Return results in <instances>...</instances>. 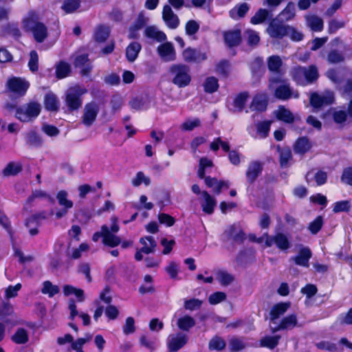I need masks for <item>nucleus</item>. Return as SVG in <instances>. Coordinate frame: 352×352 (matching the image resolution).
<instances>
[{
    "label": "nucleus",
    "mask_w": 352,
    "mask_h": 352,
    "mask_svg": "<svg viewBox=\"0 0 352 352\" xmlns=\"http://www.w3.org/2000/svg\"><path fill=\"white\" fill-rule=\"evenodd\" d=\"M70 72V66L65 62H60L56 65V73L57 78H63L68 76Z\"/></svg>",
    "instance_id": "nucleus-55"
},
{
    "label": "nucleus",
    "mask_w": 352,
    "mask_h": 352,
    "mask_svg": "<svg viewBox=\"0 0 352 352\" xmlns=\"http://www.w3.org/2000/svg\"><path fill=\"white\" fill-rule=\"evenodd\" d=\"M195 324V320L189 316L182 317L177 320L178 327L184 331H188L190 328L193 327Z\"/></svg>",
    "instance_id": "nucleus-51"
},
{
    "label": "nucleus",
    "mask_w": 352,
    "mask_h": 352,
    "mask_svg": "<svg viewBox=\"0 0 352 352\" xmlns=\"http://www.w3.org/2000/svg\"><path fill=\"white\" fill-rule=\"evenodd\" d=\"M182 58L187 63H200L207 58L206 54L192 47H187L182 52Z\"/></svg>",
    "instance_id": "nucleus-15"
},
{
    "label": "nucleus",
    "mask_w": 352,
    "mask_h": 352,
    "mask_svg": "<svg viewBox=\"0 0 352 352\" xmlns=\"http://www.w3.org/2000/svg\"><path fill=\"white\" fill-rule=\"evenodd\" d=\"M102 236L103 243L104 245L115 247L120 243V239L116 235L110 232L109 228L107 226H103L101 229V232H96L93 236V241H98L99 239Z\"/></svg>",
    "instance_id": "nucleus-9"
},
{
    "label": "nucleus",
    "mask_w": 352,
    "mask_h": 352,
    "mask_svg": "<svg viewBox=\"0 0 352 352\" xmlns=\"http://www.w3.org/2000/svg\"><path fill=\"white\" fill-rule=\"evenodd\" d=\"M292 76L298 85L305 86L316 80L318 72L315 65H310L308 67H298L293 69Z\"/></svg>",
    "instance_id": "nucleus-2"
},
{
    "label": "nucleus",
    "mask_w": 352,
    "mask_h": 352,
    "mask_svg": "<svg viewBox=\"0 0 352 352\" xmlns=\"http://www.w3.org/2000/svg\"><path fill=\"white\" fill-rule=\"evenodd\" d=\"M206 184L212 188L214 193L219 195L222 189H228L230 187V182L228 181L217 180L216 178L206 177Z\"/></svg>",
    "instance_id": "nucleus-24"
},
{
    "label": "nucleus",
    "mask_w": 352,
    "mask_h": 352,
    "mask_svg": "<svg viewBox=\"0 0 352 352\" xmlns=\"http://www.w3.org/2000/svg\"><path fill=\"white\" fill-rule=\"evenodd\" d=\"M79 6V0H65L63 3L62 8L66 13H71L77 10Z\"/></svg>",
    "instance_id": "nucleus-60"
},
{
    "label": "nucleus",
    "mask_w": 352,
    "mask_h": 352,
    "mask_svg": "<svg viewBox=\"0 0 352 352\" xmlns=\"http://www.w3.org/2000/svg\"><path fill=\"white\" fill-rule=\"evenodd\" d=\"M44 102L45 108L49 111H56L58 107V101L54 94H47L45 97Z\"/></svg>",
    "instance_id": "nucleus-47"
},
{
    "label": "nucleus",
    "mask_w": 352,
    "mask_h": 352,
    "mask_svg": "<svg viewBox=\"0 0 352 352\" xmlns=\"http://www.w3.org/2000/svg\"><path fill=\"white\" fill-rule=\"evenodd\" d=\"M58 205L62 208L56 212L57 218H61L67 214L68 210L73 208L74 203L69 199L68 192L65 190H60L56 195Z\"/></svg>",
    "instance_id": "nucleus-8"
},
{
    "label": "nucleus",
    "mask_w": 352,
    "mask_h": 352,
    "mask_svg": "<svg viewBox=\"0 0 352 352\" xmlns=\"http://www.w3.org/2000/svg\"><path fill=\"white\" fill-rule=\"evenodd\" d=\"M219 86L218 79L214 76L206 78L203 83L204 91L208 94L217 91Z\"/></svg>",
    "instance_id": "nucleus-39"
},
{
    "label": "nucleus",
    "mask_w": 352,
    "mask_h": 352,
    "mask_svg": "<svg viewBox=\"0 0 352 352\" xmlns=\"http://www.w3.org/2000/svg\"><path fill=\"white\" fill-rule=\"evenodd\" d=\"M249 98L246 92L240 93L233 99L232 104H229L228 107L232 112H241L243 111L245 104Z\"/></svg>",
    "instance_id": "nucleus-23"
},
{
    "label": "nucleus",
    "mask_w": 352,
    "mask_h": 352,
    "mask_svg": "<svg viewBox=\"0 0 352 352\" xmlns=\"http://www.w3.org/2000/svg\"><path fill=\"white\" fill-rule=\"evenodd\" d=\"M224 41L229 47L235 46L239 44L241 41V31L234 30L224 32Z\"/></svg>",
    "instance_id": "nucleus-28"
},
{
    "label": "nucleus",
    "mask_w": 352,
    "mask_h": 352,
    "mask_svg": "<svg viewBox=\"0 0 352 352\" xmlns=\"http://www.w3.org/2000/svg\"><path fill=\"white\" fill-rule=\"evenodd\" d=\"M22 285L21 283H17L15 285H9L5 289V298L6 299H10L16 297Z\"/></svg>",
    "instance_id": "nucleus-61"
},
{
    "label": "nucleus",
    "mask_w": 352,
    "mask_h": 352,
    "mask_svg": "<svg viewBox=\"0 0 352 352\" xmlns=\"http://www.w3.org/2000/svg\"><path fill=\"white\" fill-rule=\"evenodd\" d=\"M201 125V121L197 118H190L186 119L181 125V129L184 131H192Z\"/></svg>",
    "instance_id": "nucleus-53"
},
{
    "label": "nucleus",
    "mask_w": 352,
    "mask_h": 352,
    "mask_svg": "<svg viewBox=\"0 0 352 352\" xmlns=\"http://www.w3.org/2000/svg\"><path fill=\"white\" fill-rule=\"evenodd\" d=\"M267 98L265 94H256L250 105V109L252 111H262L266 109Z\"/></svg>",
    "instance_id": "nucleus-25"
},
{
    "label": "nucleus",
    "mask_w": 352,
    "mask_h": 352,
    "mask_svg": "<svg viewBox=\"0 0 352 352\" xmlns=\"http://www.w3.org/2000/svg\"><path fill=\"white\" fill-rule=\"evenodd\" d=\"M295 4L289 3L287 7L280 13L278 19L280 22H285L292 20L295 16Z\"/></svg>",
    "instance_id": "nucleus-36"
},
{
    "label": "nucleus",
    "mask_w": 352,
    "mask_h": 352,
    "mask_svg": "<svg viewBox=\"0 0 352 352\" xmlns=\"http://www.w3.org/2000/svg\"><path fill=\"white\" fill-rule=\"evenodd\" d=\"M313 176H314L316 184L318 186L324 184L327 181V174L322 171H318L315 174L311 172L308 173L306 176L307 181L309 182L310 178Z\"/></svg>",
    "instance_id": "nucleus-57"
},
{
    "label": "nucleus",
    "mask_w": 352,
    "mask_h": 352,
    "mask_svg": "<svg viewBox=\"0 0 352 352\" xmlns=\"http://www.w3.org/2000/svg\"><path fill=\"white\" fill-rule=\"evenodd\" d=\"M212 166V160L203 157L201 158L199 161V168L198 170V175L200 178H204L205 175V171L208 168H211Z\"/></svg>",
    "instance_id": "nucleus-63"
},
{
    "label": "nucleus",
    "mask_w": 352,
    "mask_h": 352,
    "mask_svg": "<svg viewBox=\"0 0 352 352\" xmlns=\"http://www.w3.org/2000/svg\"><path fill=\"white\" fill-rule=\"evenodd\" d=\"M87 90L79 85L70 87L66 92V103L67 107L72 109H77L82 104L80 97L87 93Z\"/></svg>",
    "instance_id": "nucleus-4"
},
{
    "label": "nucleus",
    "mask_w": 352,
    "mask_h": 352,
    "mask_svg": "<svg viewBox=\"0 0 352 352\" xmlns=\"http://www.w3.org/2000/svg\"><path fill=\"white\" fill-rule=\"evenodd\" d=\"M269 15V11L265 9H260L252 17L251 23L254 25L262 23Z\"/></svg>",
    "instance_id": "nucleus-56"
},
{
    "label": "nucleus",
    "mask_w": 352,
    "mask_h": 352,
    "mask_svg": "<svg viewBox=\"0 0 352 352\" xmlns=\"http://www.w3.org/2000/svg\"><path fill=\"white\" fill-rule=\"evenodd\" d=\"M162 18L166 25L170 29H175L179 25L178 16L173 12L171 8L166 5L163 8Z\"/></svg>",
    "instance_id": "nucleus-19"
},
{
    "label": "nucleus",
    "mask_w": 352,
    "mask_h": 352,
    "mask_svg": "<svg viewBox=\"0 0 352 352\" xmlns=\"http://www.w3.org/2000/svg\"><path fill=\"white\" fill-rule=\"evenodd\" d=\"M275 96L280 100H287L292 98H298V94L292 91L289 86L283 85L276 89Z\"/></svg>",
    "instance_id": "nucleus-26"
},
{
    "label": "nucleus",
    "mask_w": 352,
    "mask_h": 352,
    "mask_svg": "<svg viewBox=\"0 0 352 352\" xmlns=\"http://www.w3.org/2000/svg\"><path fill=\"white\" fill-rule=\"evenodd\" d=\"M45 218V215L38 214L32 216L26 221V226L29 228V232L32 236L36 235L38 233V220Z\"/></svg>",
    "instance_id": "nucleus-38"
},
{
    "label": "nucleus",
    "mask_w": 352,
    "mask_h": 352,
    "mask_svg": "<svg viewBox=\"0 0 352 352\" xmlns=\"http://www.w3.org/2000/svg\"><path fill=\"white\" fill-rule=\"evenodd\" d=\"M131 183L135 187H138L141 184L148 186L151 183V180L150 178L146 176L142 172H138L132 179Z\"/></svg>",
    "instance_id": "nucleus-54"
},
{
    "label": "nucleus",
    "mask_w": 352,
    "mask_h": 352,
    "mask_svg": "<svg viewBox=\"0 0 352 352\" xmlns=\"http://www.w3.org/2000/svg\"><path fill=\"white\" fill-rule=\"evenodd\" d=\"M41 111V106L36 102H31L16 110V117L21 122H29L36 118Z\"/></svg>",
    "instance_id": "nucleus-6"
},
{
    "label": "nucleus",
    "mask_w": 352,
    "mask_h": 352,
    "mask_svg": "<svg viewBox=\"0 0 352 352\" xmlns=\"http://www.w3.org/2000/svg\"><path fill=\"white\" fill-rule=\"evenodd\" d=\"M187 340L188 338L184 333L170 334L167 338V346L169 351H177L186 344Z\"/></svg>",
    "instance_id": "nucleus-13"
},
{
    "label": "nucleus",
    "mask_w": 352,
    "mask_h": 352,
    "mask_svg": "<svg viewBox=\"0 0 352 352\" xmlns=\"http://www.w3.org/2000/svg\"><path fill=\"white\" fill-rule=\"evenodd\" d=\"M26 143L32 146H38L43 143L41 137L34 131H30L25 135Z\"/></svg>",
    "instance_id": "nucleus-48"
},
{
    "label": "nucleus",
    "mask_w": 352,
    "mask_h": 352,
    "mask_svg": "<svg viewBox=\"0 0 352 352\" xmlns=\"http://www.w3.org/2000/svg\"><path fill=\"white\" fill-rule=\"evenodd\" d=\"M150 98L146 96L136 97L129 102L131 107L136 111L146 109L150 106Z\"/></svg>",
    "instance_id": "nucleus-31"
},
{
    "label": "nucleus",
    "mask_w": 352,
    "mask_h": 352,
    "mask_svg": "<svg viewBox=\"0 0 352 352\" xmlns=\"http://www.w3.org/2000/svg\"><path fill=\"white\" fill-rule=\"evenodd\" d=\"M23 28L32 33L34 39L43 42L47 36L46 26L40 21L38 15L34 11L29 12L22 21Z\"/></svg>",
    "instance_id": "nucleus-1"
},
{
    "label": "nucleus",
    "mask_w": 352,
    "mask_h": 352,
    "mask_svg": "<svg viewBox=\"0 0 352 352\" xmlns=\"http://www.w3.org/2000/svg\"><path fill=\"white\" fill-rule=\"evenodd\" d=\"M215 278L223 286L230 285L234 280V276L224 270H218L215 273Z\"/></svg>",
    "instance_id": "nucleus-37"
},
{
    "label": "nucleus",
    "mask_w": 352,
    "mask_h": 352,
    "mask_svg": "<svg viewBox=\"0 0 352 352\" xmlns=\"http://www.w3.org/2000/svg\"><path fill=\"white\" fill-rule=\"evenodd\" d=\"M141 49L142 47L139 43H131L126 49V56L127 60L130 62H133L137 58Z\"/></svg>",
    "instance_id": "nucleus-35"
},
{
    "label": "nucleus",
    "mask_w": 352,
    "mask_h": 352,
    "mask_svg": "<svg viewBox=\"0 0 352 352\" xmlns=\"http://www.w3.org/2000/svg\"><path fill=\"white\" fill-rule=\"evenodd\" d=\"M7 86L10 91L19 96H23L30 84L25 79L13 77L8 80Z\"/></svg>",
    "instance_id": "nucleus-10"
},
{
    "label": "nucleus",
    "mask_w": 352,
    "mask_h": 352,
    "mask_svg": "<svg viewBox=\"0 0 352 352\" xmlns=\"http://www.w3.org/2000/svg\"><path fill=\"white\" fill-rule=\"evenodd\" d=\"M271 121H264L257 124L256 138H265L270 131Z\"/></svg>",
    "instance_id": "nucleus-42"
},
{
    "label": "nucleus",
    "mask_w": 352,
    "mask_h": 352,
    "mask_svg": "<svg viewBox=\"0 0 352 352\" xmlns=\"http://www.w3.org/2000/svg\"><path fill=\"white\" fill-rule=\"evenodd\" d=\"M280 163L282 167L287 166L289 161L292 158V152L289 148H284L279 150Z\"/></svg>",
    "instance_id": "nucleus-62"
},
{
    "label": "nucleus",
    "mask_w": 352,
    "mask_h": 352,
    "mask_svg": "<svg viewBox=\"0 0 352 352\" xmlns=\"http://www.w3.org/2000/svg\"><path fill=\"white\" fill-rule=\"evenodd\" d=\"M342 345L352 350V342H350L345 338H342L338 344L329 341H322L316 344V346L318 349L331 352H341L342 351Z\"/></svg>",
    "instance_id": "nucleus-11"
},
{
    "label": "nucleus",
    "mask_w": 352,
    "mask_h": 352,
    "mask_svg": "<svg viewBox=\"0 0 352 352\" xmlns=\"http://www.w3.org/2000/svg\"><path fill=\"white\" fill-rule=\"evenodd\" d=\"M311 252L307 247H300L296 256L290 258L297 265L307 267H309V261L311 257Z\"/></svg>",
    "instance_id": "nucleus-18"
},
{
    "label": "nucleus",
    "mask_w": 352,
    "mask_h": 352,
    "mask_svg": "<svg viewBox=\"0 0 352 352\" xmlns=\"http://www.w3.org/2000/svg\"><path fill=\"white\" fill-rule=\"evenodd\" d=\"M11 340L17 344H26L29 340L28 332L23 328H19L12 336Z\"/></svg>",
    "instance_id": "nucleus-34"
},
{
    "label": "nucleus",
    "mask_w": 352,
    "mask_h": 352,
    "mask_svg": "<svg viewBox=\"0 0 352 352\" xmlns=\"http://www.w3.org/2000/svg\"><path fill=\"white\" fill-rule=\"evenodd\" d=\"M249 10V6L247 3H242L239 6L234 7L230 12V16L234 19H238L243 17Z\"/></svg>",
    "instance_id": "nucleus-44"
},
{
    "label": "nucleus",
    "mask_w": 352,
    "mask_h": 352,
    "mask_svg": "<svg viewBox=\"0 0 352 352\" xmlns=\"http://www.w3.org/2000/svg\"><path fill=\"white\" fill-rule=\"evenodd\" d=\"M148 21V18L143 12L140 13L136 21L129 28L128 37L131 39L137 38L139 36V31Z\"/></svg>",
    "instance_id": "nucleus-20"
},
{
    "label": "nucleus",
    "mask_w": 352,
    "mask_h": 352,
    "mask_svg": "<svg viewBox=\"0 0 352 352\" xmlns=\"http://www.w3.org/2000/svg\"><path fill=\"white\" fill-rule=\"evenodd\" d=\"M75 66L81 69V72L83 75H87L89 73L91 67L87 54H80L76 56L74 60Z\"/></svg>",
    "instance_id": "nucleus-30"
},
{
    "label": "nucleus",
    "mask_w": 352,
    "mask_h": 352,
    "mask_svg": "<svg viewBox=\"0 0 352 352\" xmlns=\"http://www.w3.org/2000/svg\"><path fill=\"white\" fill-rule=\"evenodd\" d=\"M245 35L248 45L251 46H255L258 44L260 41V37L256 32L252 30H248L245 32Z\"/></svg>",
    "instance_id": "nucleus-64"
},
{
    "label": "nucleus",
    "mask_w": 352,
    "mask_h": 352,
    "mask_svg": "<svg viewBox=\"0 0 352 352\" xmlns=\"http://www.w3.org/2000/svg\"><path fill=\"white\" fill-rule=\"evenodd\" d=\"M307 25L314 32H320L323 29L322 19L315 15L309 14L305 16Z\"/></svg>",
    "instance_id": "nucleus-29"
},
{
    "label": "nucleus",
    "mask_w": 352,
    "mask_h": 352,
    "mask_svg": "<svg viewBox=\"0 0 352 352\" xmlns=\"http://www.w3.org/2000/svg\"><path fill=\"white\" fill-rule=\"evenodd\" d=\"M157 52L161 58L164 61L169 62L175 60V50L173 45L170 42H166L159 45Z\"/></svg>",
    "instance_id": "nucleus-16"
},
{
    "label": "nucleus",
    "mask_w": 352,
    "mask_h": 352,
    "mask_svg": "<svg viewBox=\"0 0 352 352\" xmlns=\"http://www.w3.org/2000/svg\"><path fill=\"white\" fill-rule=\"evenodd\" d=\"M279 340V336H267L261 340V346L272 349L278 344Z\"/></svg>",
    "instance_id": "nucleus-49"
},
{
    "label": "nucleus",
    "mask_w": 352,
    "mask_h": 352,
    "mask_svg": "<svg viewBox=\"0 0 352 352\" xmlns=\"http://www.w3.org/2000/svg\"><path fill=\"white\" fill-rule=\"evenodd\" d=\"M199 202L202 211L207 214H212L217 206L216 199L206 191H202L199 197Z\"/></svg>",
    "instance_id": "nucleus-12"
},
{
    "label": "nucleus",
    "mask_w": 352,
    "mask_h": 352,
    "mask_svg": "<svg viewBox=\"0 0 352 352\" xmlns=\"http://www.w3.org/2000/svg\"><path fill=\"white\" fill-rule=\"evenodd\" d=\"M58 286L53 285L50 281L45 280L43 283L41 292L47 295L50 298H52L54 295L59 292Z\"/></svg>",
    "instance_id": "nucleus-41"
},
{
    "label": "nucleus",
    "mask_w": 352,
    "mask_h": 352,
    "mask_svg": "<svg viewBox=\"0 0 352 352\" xmlns=\"http://www.w3.org/2000/svg\"><path fill=\"white\" fill-rule=\"evenodd\" d=\"M278 19L272 20L267 29L269 35L274 38H282L287 34L288 25L283 24Z\"/></svg>",
    "instance_id": "nucleus-14"
},
{
    "label": "nucleus",
    "mask_w": 352,
    "mask_h": 352,
    "mask_svg": "<svg viewBox=\"0 0 352 352\" xmlns=\"http://www.w3.org/2000/svg\"><path fill=\"white\" fill-rule=\"evenodd\" d=\"M210 147L214 151H217L220 147L226 152L228 151L230 148L228 142L223 141L221 138H215L211 142Z\"/></svg>",
    "instance_id": "nucleus-59"
},
{
    "label": "nucleus",
    "mask_w": 352,
    "mask_h": 352,
    "mask_svg": "<svg viewBox=\"0 0 352 352\" xmlns=\"http://www.w3.org/2000/svg\"><path fill=\"white\" fill-rule=\"evenodd\" d=\"M109 34V29L107 27L100 25L94 32V38L98 42L104 41Z\"/></svg>",
    "instance_id": "nucleus-52"
},
{
    "label": "nucleus",
    "mask_w": 352,
    "mask_h": 352,
    "mask_svg": "<svg viewBox=\"0 0 352 352\" xmlns=\"http://www.w3.org/2000/svg\"><path fill=\"white\" fill-rule=\"evenodd\" d=\"M63 293L67 296L72 294L74 295L79 302H82L85 299L83 290L72 285H65L63 287Z\"/></svg>",
    "instance_id": "nucleus-40"
},
{
    "label": "nucleus",
    "mask_w": 352,
    "mask_h": 352,
    "mask_svg": "<svg viewBox=\"0 0 352 352\" xmlns=\"http://www.w3.org/2000/svg\"><path fill=\"white\" fill-rule=\"evenodd\" d=\"M311 106L318 109L322 107L331 104L334 102V94L331 91H325L322 93H313L310 96Z\"/></svg>",
    "instance_id": "nucleus-7"
},
{
    "label": "nucleus",
    "mask_w": 352,
    "mask_h": 352,
    "mask_svg": "<svg viewBox=\"0 0 352 352\" xmlns=\"http://www.w3.org/2000/svg\"><path fill=\"white\" fill-rule=\"evenodd\" d=\"M297 324L296 316L294 314L289 315L284 318L279 323L277 322L274 326L271 325V329L273 332L282 330L289 329L294 328Z\"/></svg>",
    "instance_id": "nucleus-22"
},
{
    "label": "nucleus",
    "mask_w": 352,
    "mask_h": 352,
    "mask_svg": "<svg viewBox=\"0 0 352 352\" xmlns=\"http://www.w3.org/2000/svg\"><path fill=\"white\" fill-rule=\"evenodd\" d=\"M289 302H280L275 305L272 308L270 311V320L272 322L271 325L273 326L274 324H276L279 317L283 315L289 308Z\"/></svg>",
    "instance_id": "nucleus-21"
},
{
    "label": "nucleus",
    "mask_w": 352,
    "mask_h": 352,
    "mask_svg": "<svg viewBox=\"0 0 352 352\" xmlns=\"http://www.w3.org/2000/svg\"><path fill=\"white\" fill-rule=\"evenodd\" d=\"M142 244L141 252L145 254L152 252L155 247V243L152 236H146L140 239Z\"/></svg>",
    "instance_id": "nucleus-45"
},
{
    "label": "nucleus",
    "mask_w": 352,
    "mask_h": 352,
    "mask_svg": "<svg viewBox=\"0 0 352 352\" xmlns=\"http://www.w3.org/2000/svg\"><path fill=\"white\" fill-rule=\"evenodd\" d=\"M274 113L278 120L286 123H292L298 118L294 116L289 109L284 107H280Z\"/></svg>",
    "instance_id": "nucleus-33"
},
{
    "label": "nucleus",
    "mask_w": 352,
    "mask_h": 352,
    "mask_svg": "<svg viewBox=\"0 0 352 352\" xmlns=\"http://www.w3.org/2000/svg\"><path fill=\"white\" fill-rule=\"evenodd\" d=\"M98 111L99 107L96 103L91 102L87 104L84 110L83 124L87 126L91 125L96 120Z\"/></svg>",
    "instance_id": "nucleus-17"
},
{
    "label": "nucleus",
    "mask_w": 352,
    "mask_h": 352,
    "mask_svg": "<svg viewBox=\"0 0 352 352\" xmlns=\"http://www.w3.org/2000/svg\"><path fill=\"white\" fill-rule=\"evenodd\" d=\"M267 64L268 68L271 72L279 73L283 62L278 56H272L269 57Z\"/></svg>",
    "instance_id": "nucleus-50"
},
{
    "label": "nucleus",
    "mask_w": 352,
    "mask_h": 352,
    "mask_svg": "<svg viewBox=\"0 0 352 352\" xmlns=\"http://www.w3.org/2000/svg\"><path fill=\"white\" fill-rule=\"evenodd\" d=\"M262 164L258 162H252L250 164L246 172V177L250 182H253L261 173Z\"/></svg>",
    "instance_id": "nucleus-32"
},
{
    "label": "nucleus",
    "mask_w": 352,
    "mask_h": 352,
    "mask_svg": "<svg viewBox=\"0 0 352 352\" xmlns=\"http://www.w3.org/2000/svg\"><path fill=\"white\" fill-rule=\"evenodd\" d=\"M215 70L218 74L228 76L231 71V65L228 61L221 60L217 65Z\"/></svg>",
    "instance_id": "nucleus-58"
},
{
    "label": "nucleus",
    "mask_w": 352,
    "mask_h": 352,
    "mask_svg": "<svg viewBox=\"0 0 352 352\" xmlns=\"http://www.w3.org/2000/svg\"><path fill=\"white\" fill-rule=\"evenodd\" d=\"M22 170V165L20 162H10L3 170L5 176H14L20 173Z\"/></svg>",
    "instance_id": "nucleus-43"
},
{
    "label": "nucleus",
    "mask_w": 352,
    "mask_h": 352,
    "mask_svg": "<svg viewBox=\"0 0 352 352\" xmlns=\"http://www.w3.org/2000/svg\"><path fill=\"white\" fill-rule=\"evenodd\" d=\"M145 36L151 39L155 40L157 42H162L166 39L164 32L160 31L156 26H148L144 30Z\"/></svg>",
    "instance_id": "nucleus-27"
},
{
    "label": "nucleus",
    "mask_w": 352,
    "mask_h": 352,
    "mask_svg": "<svg viewBox=\"0 0 352 352\" xmlns=\"http://www.w3.org/2000/svg\"><path fill=\"white\" fill-rule=\"evenodd\" d=\"M311 148L309 140L305 138H299L295 145L294 151L297 153L302 154L308 151Z\"/></svg>",
    "instance_id": "nucleus-46"
},
{
    "label": "nucleus",
    "mask_w": 352,
    "mask_h": 352,
    "mask_svg": "<svg viewBox=\"0 0 352 352\" xmlns=\"http://www.w3.org/2000/svg\"><path fill=\"white\" fill-rule=\"evenodd\" d=\"M250 239L256 241V238L254 236H250ZM263 241H265L266 246L270 247L273 245H276V246L280 250H286L290 247V243L287 237L280 233L272 236H263L256 240L258 243H261Z\"/></svg>",
    "instance_id": "nucleus-5"
},
{
    "label": "nucleus",
    "mask_w": 352,
    "mask_h": 352,
    "mask_svg": "<svg viewBox=\"0 0 352 352\" xmlns=\"http://www.w3.org/2000/svg\"><path fill=\"white\" fill-rule=\"evenodd\" d=\"M170 72L174 75L173 82L175 85L182 87L190 83L191 77L189 74V67L188 66L183 64L173 65L170 67Z\"/></svg>",
    "instance_id": "nucleus-3"
}]
</instances>
